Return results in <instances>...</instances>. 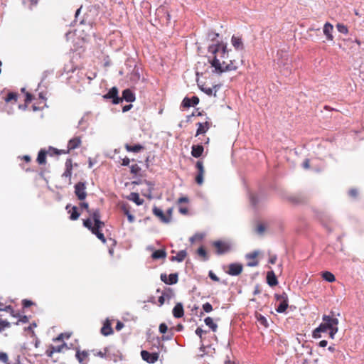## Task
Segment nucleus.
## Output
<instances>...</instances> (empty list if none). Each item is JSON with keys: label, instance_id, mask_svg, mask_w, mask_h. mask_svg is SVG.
Segmentation results:
<instances>
[{"label": "nucleus", "instance_id": "f257e3e1", "mask_svg": "<svg viewBox=\"0 0 364 364\" xmlns=\"http://www.w3.org/2000/svg\"><path fill=\"white\" fill-rule=\"evenodd\" d=\"M210 53L213 55L211 60H209L211 66L214 68L213 73L222 74L225 72L236 70L237 65L235 60H230L229 63L226 61L228 59V50L227 45L223 43H217L210 45L208 48Z\"/></svg>", "mask_w": 364, "mask_h": 364}, {"label": "nucleus", "instance_id": "f03ea898", "mask_svg": "<svg viewBox=\"0 0 364 364\" xmlns=\"http://www.w3.org/2000/svg\"><path fill=\"white\" fill-rule=\"evenodd\" d=\"M333 318L330 316H328L326 314L323 315V316H322L323 322L313 331L312 337L314 338H321V333H326L328 330V328L331 327V321Z\"/></svg>", "mask_w": 364, "mask_h": 364}, {"label": "nucleus", "instance_id": "7ed1b4c3", "mask_svg": "<svg viewBox=\"0 0 364 364\" xmlns=\"http://www.w3.org/2000/svg\"><path fill=\"white\" fill-rule=\"evenodd\" d=\"M83 225L89 229L92 234L95 235L98 239H100L103 243L106 242L105 237L103 233L101 232L100 230L103 226L92 227V220L90 218L84 220Z\"/></svg>", "mask_w": 364, "mask_h": 364}, {"label": "nucleus", "instance_id": "20e7f679", "mask_svg": "<svg viewBox=\"0 0 364 364\" xmlns=\"http://www.w3.org/2000/svg\"><path fill=\"white\" fill-rule=\"evenodd\" d=\"M279 68L280 73L284 76H289L292 71V65L291 62L287 58L284 60H278L277 62Z\"/></svg>", "mask_w": 364, "mask_h": 364}, {"label": "nucleus", "instance_id": "39448f33", "mask_svg": "<svg viewBox=\"0 0 364 364\" xmlns=\"http://www.w3.org/2000/svg\"><path fill=\"white\" fill-rule=\"evenodd\" d=\"M103 97L112 100V102L114 105H117L122 102V99L118 95V89L116 87H112Z\"/></svg>", "mask_w": 364, "mask_h": 364}, {"label": "nucleus", "instance_id": "423d86ee", "mask_svg": "<svg viewBox=\"0 0 364 364\" xmlns=\"http://www.w3.org/2000/svg\"><path fill=\"white\" fill-rule=\"evenodd\" d=\"M85 183L78 182L75 185V193L80 200H83L87 196Z\"/></svg>", "mask_w": 364, "mask_h": 364}, {"label": "nucleus", "instance_id": "0eeeda50", "mask_svg": "<svg viewBox=\"0 0 364 364\" xmlns=\"http://www.w3.org/2000/svg\"><path fill=\"white\" fill-rule=\"evenodd\" d=\"M276 297H277V300L282 299V301H280V303L276 308V311L278 313H284L288 307L287 296L285 294H284V295H282V296L276 295Z\"/></svg>", "mask_w": 364, "mask_h": 364}, {"label": "nucleus", "instance_id": "6e6552de", "mask_svg": "<svg viewBox=\"0 0 364 364\" xmlns=\"http://www.w3.org/2000/svg\"><path fill=\"white\" fill-rule=\"evenodd\" d=\"M156 15L163 23H169L171 16L164 7L158 8L156 11Z\"/></svg>", "mask_w": 364, "mask_h": 364}, {"label": "nucleus", "instance_id": "1a4fd4ad", "mask_svg": "<svg viewBox=\"0 0 364 364\" xmlns=\"http://www.w3.org/2000/svg\"><path fill=\"white\" fill-rule=\"evenodd\" d=\"M141 355L142 359L149 363H154L159 358V353H149L146 350H141Z\"/></svg>", "mask_w": 364, "mask_h": 364}, {"label": "nucleus", "instance_id": "9d476101", "mask_svg": "<svg viewBox=\"0 0 364 364\" xmlns=\"http://www.w3.org/2000/svg\"><path fill=\"white\" fill-rule=\"evenodd\" d=\"M242 271V265L240 263H231L229 264L228 274L231 276H237Z\"/></svg>", "mask_w": 364, "mask_h": 364}, {"label": "nucleus", "instance_id": "9b49d317", "mask_svg": "<svg viewBox=\"0 0 364 364\" xmlns=\"http://www.w3.org/2000/svg\"><path fill=\"white\" fill-rule=\"evenodd\" d=\"M199 87L201 91H203L204 93H205L208 96L213 95L214 97H216L217 92L218 91L219 88L220 87V85H215L213 87H207L205 85H199Z\"/></svg>", "mask_w": 364, "mask_h": 364}, {"label": "nucleus", "instance_id": "f8f14e48", "mask_svg": "<svg viewBox=\"0 0 364 364\" xmlns=\"http://www.w3.org/2000/svg\"><path fill=\"white\" fill-rule=\"evenodd\" d=\"M213 245L217 249V254L218 255L226 253L230 249V247L228 243L221 241H215L213 243Z\"/></svg>", "mask_w": 364, "mask_h": 364}, {"label": "nucleus", "instance_id": "ddd939ff", "mask_svg": "<svg viewBox=\"0 0 364 364\" xmlns=\"http://www.w3.org/2000/svg\"><path fill=\"white\" fill-rule=\"evenodd\" d=\"M199 103V98L197 96H193L191 98L186 97L181 103V105L185 108H188L191 106H195Z\"/></svg>", "mask_w": 364, "mask_h": 364}, {"label": "nucleus", "instance_id": "4468645a", "mask_svg": "<svg viewBox=\"0 0 364 364\" xmlns=\"http://www.w3.org/2000/svg\"><path fill=\"white\" fill-rule=\"evenodd\" d=\"M89 213L90 214L95 223L92 227L105 226V223L100 220V213L98 209L93 210L92 213Z\"/></svg>", "mask_w": 364, "mask_h": 364}, {"label": "nucleus", "instance_id": "2eb2a0df", "mask_svg": "<svg viewBox=\"0 0 364 364\" xmlns=\"http://www.w3.org/2000/svg\"><path fill=\"white\" fill-rule=\"evenodd\" d=\"M153 213L158 217L163 223H168L170 222V216H166L163 210L156 206L153 208Z\"/></svg>", "mask_w": 364, "mask_h": 364}, {"label": "nucleus", "instance_id": "dca6fc26", "mask_svg": "<svg viewBox=\"0 0 364 364\" xmlns=\"http://www.w3.org/2000/svg\"><path fill=\"white\" fill-rule=\"evenodd\" d=\"M331 327L328 328L329 330V337L331 339H333L335 338V335L338 331V319L337 318H333L331 321Z\"/></svg>", "mask_w": 364, "mask_h": 364}, {"label": "nucleus", "instance_id": "f3484780", "mask_svg": "<svg viewBox=\"0 0 364 364\" xmlns=\"http://www.w3.org/2000/svg\"><path fill=\"white\" fill-rule=\"evenodd\" d=\"M333 31V26L331 23L326 22L323 28V34L326 36L328 41H333V36L332 32Z\"/></svg>", "mask_w": 364, "mask_h": 364}, {"label": "nucleus", "instance_id": "a211bd4d", "mask_svg": "<svg viewBox=\"0 0 364 364\" xmlns=\"http://www.w3.org/2000/svg\"><path fill=\"white\" fill-rule=\"evenodd\" d=\"M88 355H89L88 352L85 351V350H83V351L77 350L76 355H75L76 358L77 359L78 362L80 364H87V363Z\"/></svg>", "mask_w": 364, "mask_h": 364}, {"label": "nucleus", "instance_id": "6ab92c4d", "mask_svg": "<svg viewBox=\"0 0 364 364\" xmlns=\"http://www.w3.org/2000/svg\"><path fill=\"white\" fill-rule=\"evenodd\" d=\"M196 125L198 126V129L196 136L205 134L210 127V123L208 122H205V123L198 122Z\"/></svg>", "mask_w": 364, "mask_h": 364}, {"label": "nucleus", "instance_id": "aec40b11", "mask_svg": "<svg viewBox=\"0 0 364 364\" xmlns=\"http://www.w3.org/2000/svg\"><path fill=\"white\" fill-rule=\"evenodd\" d=\"M204 148L202 144L193 145L191 147V155L195 158H199L202 156Z\"/></svg>", "mask_w": 364, "mask_h": 364}, {"label": "nucleus", "instance_id": "412c9836", "mask_svg": "<svg viewBox=\"0 0 364 364\" xmlns=\"http://www.w3.org/2000/svg\"><path fill=\"white\" fill-rule=\"evenodd\" d=\"M173 315L175 318H179L183 316L184 311L181 303H178L173 309Z\"/></svg>", "mask_w": 364, "mask_h": 364}, {"label": "nucleus", "instance_id": "4be33fe9", "mask_svg": "<svg viewBox=\"0 0 364 364\" xmlns=\"http://www.w3.org/2000/svg\"><path fill=\"white\" fill-rule=\"evenodd\" d=\"M123 100H125L128 102H132L135 100V95L133 92L129 89H125L122 92V97H121Z\"/></svg>", "mask_w": 364, "mask_h": 364}, {"label": "nucleus", "instance_id": "5701e85b", "mask_svg": "<svg viewBox=\"0 0 364 364\" xmlns=\"http://www.w3.org/2000/svg\"><path fill=\"white\" fill-rule=\"evenodd\" d=\"M80 144H81V139H80V137H79V136L74 137V138L70 139L68 141V151H70V150L77 148L80 145Z\"/></svg>", "mask_w": 364, "mask_h": 364}, {"label": "nucleus", "instance_id": "b1692460", "mask_svg": "<svg viewBox=\"0 0 364 364\" xmlns=\"http://www.w3.org/2000/svg\"><path fill=\"white\" fill-rule=\"evenodd\" d=\"M101 333L105 336L113 333V329L109 320H107L101 328Z\"/></svg>", "mask_w": 364, "mask_h": 364}, {"label": "nucleus", "instance_id": "393cba45", "mask_svg": "<svg viewBox=\"0 0 364 364\" xmlns=\"http://www.w3.org/2000/svg\"><path fill=\"white\" fill-rule=\"evenodd\" d=\"M231 43L236 50H242L244 48L241 38L233 36L231 38Z\"/></svg>", "mask_w": 364, "mask_h": 364}, {"label": "nucleus", "instance_id": "a878e982", "mask_svg": "<svg viewBox=\"0 0 364 364\" xmlns=\"http://www.w3.org/2000/svg\"><path fill=\"white\" fill-rule=\"evenodd\" d=\"M267 282L270 287L276 286L278 284L277 279L273 271L267 272Z\"/></svg>", "mask_w": 364, "mask_h": 364}, {"label": "nucleus", "instance_id": "bb28decb", "mask_svg": "<svg viewBox=\"0 0 364 364\" xmlns=\"http://www.w3.org/2000/svg\"><path fill=\"white\" fill-rule=\"evenodd\" d=\"M186 255H187V252L186 250H181L177 253V255L176 256L171 257V260L181 262L184 260Z\"/></svg>", "mask_w": 364, "mask_h": 364}, {"label": "nucleus", "instance_id": "cd10ccee", "mask_svg": "<svg viewBox=\"0 0 364 364\" xmlns=\"http://www.w3.org/2000/svg\"><path fill=\"white\" fill-rule=\"evenodd\" d=\"M129 200L134 202L137 205H142L144 200L140 198L139 195L137 193H131L128 197Z\"/></svg>", "mask_w": 364, "mask_h": 364}, {"label": "nucleus", "instance_id": "c85d7f7f", "mask_svg": "<svg viewBox=\"0 0 364 364\" xmlns=\"http://www.w3.org/2000/svg\"><path fill=\"white\" fill-rule=\"evenodd\" d=\"M166 256V251L164 250H156L151 255V257L154 259H159L165 258Z\"/></svg>", "mask_w": 364, "mask_h": 364}, {"label": "nucleus", "instance_id": "c756f323", "mask_svg": "<svg viewBox=\"0 0 364 364\" xmlns=\"http://www.w3.org/2000/svg\"><path fill=\"white\" fill-rule=\"evenodd\" d=\"M255 317L257 318V322L259 325L263 326L265 328H267L269 326L268 321L265 316L260 314H256Z\"/></svg>", "mask_w": 364, "mask_h": 364}, {"label": "nucleus", "instance_id": "7c9ffc66", "mask_svg": "<svg viewBox=\"0 0 364 364\" xmlns=\"http://www.w3.org/2000/svg\"><path fill=\"white\" fill-rule=\"evenodd\" d=\"M46 154L47 152L45 150H40L37 156V162L39 164H45L46 162Z\"/></svg>", "mask_w": 364, "mask_h": 364}, {"label": "nucleus", "instance_id": "2f4dec72", "mask_svg": "<svg viewBox=\"0 0 364 364\" xmlns=\"http://www.w3.org/2000/svg\"><path fill=\"white\" fill-rule=\"evenodd\" d=\"M205 323L213 331L215 332L218 329V325L213 322L210 317H207L204 320Z\"/></svg>", "mask_w": 364, "mask_h": 364}, {"label": "nucleus", "instance_id": "473e14b6", "mask_svg": "<svg viewBox=\"0 0 364 364\" xmlns=\"http://www.w3.org/2000/svg\"><path fill=\"white\" fill-rule=\"evenodd\" d=\"M97 355L106 359H112L111 356V347L105 348V352L99 351L97 353Z\"/></svg>", "mask_w": 364, "mask_h": 364}, {"label": "nucleus", "instance_id": "72a5a7b5", "mask_svg": "<svg viewBox=\"0 0 364 364\" xmlns=\"http://www.w3.org/2000/svg\"><path fill=\"white\" fill-rule=\"evenodd\" d=\"M111 356L112 358V360L114 362H117L118 360H121L122 359V355L119 353V350H117L112 348H111Z\"/></svg>", "mask_w": 364, "mask_h": 364}, {"label": "nucleus", "instance_id": "f704fd0d", "mask_svg": "<svg viewBox=\"0 0 364 364\" xmlns=\"http://www.w3.org/2000/svg\"><path fill=\"white\" fill-rule=\"evenodd\" d=\"M322 277L328 282H333L336 280L335 276L330 272L326 271L323 272Z\"/></svg>", "mask_w": 364, "mask_h": 364}, {"label": "nucleus", "instance_id": "c9c22d12", "mask_svg": "<svg viewBox=\"0 0 364 364\" xmlns=\"http://www.w3.org/2000/svg\"><path fill=\"white\" fill-rule=\"evenodd\" d=\"M142 148H143L142 146H141L140 144H135L134 146H131V145H128V144L126 145V149L128 151L134 152V153L139 152V151H141L142 149Z\"/></svg>", "mask_w": 364, "mask_h": 364}, {"label": "nucleus", "instance_id": "e433bc0d", "mask_svg": "<svg viewBox=\"0 0 364 364\" xmlns=\"http://www.w3.org/2000/svg\"><path fill=\"white\" fill-rule=\"evenodd\" d=\"M17 97H18L17 93L11 92L8 93V95H6V97H5L4 100H5L6 102H9L13 100L14 101V102H16L17 101Z\"/></svg>", "mask_w": 364, "mask_h": 364}, {"label": "nucleus", "instance_id": "4c0bfd02", "mask_svg": "<svg viewBox=\"0 0 364 364\" xmlns=\"http://www.w3.org/2000/svg\"><path fill=\"white\" fill-rule=\"evenodd\" d=\"M168 283L169 285L175 284L178 282V274L173 273L170 274L168 277Z\"/></svg>", "mask_w": 364, "mask_h": 364}, {"label": "nucleus", "instance_id": "58836bf2", "mask_svg": "<svg viewBox=\"0 0 364 364\" xmlns=\"http://www.w3.org/2000/svg\"><path fill=\"white\" fill-rule=\"evenodd\" d=\"M197 253L198 255L203 257V259L204 261H206L208 259V255H207V252L205 250V249L203 247H200L198 249V251H197Z\"/></svg>", "mask_w": 364, "mask_h": 364}, {"label": "nucleus", "instance_id": "ea45409f", "mask_svg": "<svg viewBox=\"0 0 364 364\" xmlns=\"http://www.w3.org/2000/svg\"><path fill=\"white\" fill-rule=\"evenodd\" d=\"M80 216V213L77 211V208L76 206H73L72 208V211L70 215V219L71 220H77Z\"/></svg>", "mask_w": 364, "mask_h": 364}, {"label": "nucleus", "instance_id": "a19ab883", "mask_svg": "<svg viewBox=\"0 0 364 364\" xmlns=\"http://www.w3.org/2000/svg\"><path fill=\"white\" fill-rule=\"evenodd\" d=\"M336 28L337 30L341 33L346 34L348 32V28L343 24L338 23L336 25Z\"/></svg>", "mask_w": 364, "mask_h": 364}, {"label": "nucleus", "instance_id": "79ce46f5", "mask_svg": "<svg viewBox=\"0 0 364 364\" xmlns=\"http://www.w3.org/2000/svg\"><path fill=\"white\" fill-rule=\"evenodd\" d=\"M250 200L252 206L255 207L259 203V198L255 194L250 195Z\"/></svg>", "mask_w": 364, "mask_h": 364}, {"label": "nucleus", "instance_id": "37998d69", "mask_svg": "<svg viewBox=\"0 0 364 364\" xmlns=\"http://www.w3.org/2000/svg\"><path fill=\"white\" fill-rule=\"evenodd\" d=\"M196 167L198 171V173H204V172H205L204 166H203V164L201 161H198L196 162Z\"/></svg>", "mask_w": 364, "mask_h": 364}, {"label": "nucleus", "instance_id": "c03bdc74", "mask_svg": "<svg viewBox=\"0 0 364 364\" xmlns=\"http://www.w3.org/2000/svg\"><path fill=\"white\" fill-rule=\"evenodd\" d=\"M219 36V34L218 33L210 31L208 33V38L211 41H214L215 39Z\"/></svg>", "mask_w": 364, "mask_h": 364}, {"label": "nucleus", "instance_id": "a18cd8bd", "mask_svg": "<svg viewBox=\"0 0 364 364\" xmlns=\"http://www.w3.org/2000/svg\"><path fill=\"white\" fill-rule=\"evenodd\" d=\"M0 361L5 364L8 363L9 358H8V355L6 353H4V352L0 353Z\"/></svg>", "mask_w": 364, "mask_h": 364}, {"label": "nucleus", "instance_id": "49530a36", "mask_svg": "<svg viewBox=\"0 0 364 364\" xmlns=\"http://www.w3.org/2000/svg\"><path fill=\"white\" fill-rule=\"evenodd\" d=\"M10 326V323L6 321H0V332L3 331L6 328Z\"/></svg>", "mask_w": 364, "mask_h": 364}, {"label": "nucleus", "instance_id": "de8ad7c7", "mask_svg": "<svg viewBox=\"0 0 364 364\" xmlns=\"http://www.w3.org/2000/svg\"><path fill=\"white\" fill-rule=\"evenodd\" d=\"M203 309L205 312L209 313L213 310V306L210 303L206 302L203 305Z\"/></svg>", "mask_w": 364, "mask_h": 364}, {"label": "nucleus", "instance_id": "09e8293b", "mask_svg": "<svg viewBox=\"0 0 364 364\" xmlns=\"http://www.w3.org/2000/svg\"><path fill=\"white\" fill-rule=\"evenodd\" d=\"M51 346L53 348V350L55 353V352L60 353L63 350V349L64 348L66 347V344L65 343H63V344L58 346Z\"/></svg>", "mask_w": 364, "mask_h": 364}, {"label": "nucleus", "instance_id": "8fccbe9b", "mask_svg": "<svg viewBox=\"0 0 364 364\" xmlns=\"http://www.w3.org/2000/svg\"><path fill=\"white\" fill-rule=\"evenodd\" d=\"M159 332L164 334L168 331V326L165 323H161L159 328Z\"/></svg>", "mask_w": 364, "mask_h": 364}, {"label": "nucleus", "instance_id": "3c124183", "mask_svg": "<svg viewBox=\"0 0 364 364\" xmlns=\"http://www.w3.org/2000/svg\"><path fill=\"white\" fill-rule=\"evenodd\" d=\"M141 170L140 167L137 164H133L130 167L131 173L136 174Z\"/></svg>", "mask_w": 364, "mask_h": 364}, {"label": "nucleus", "instance_id": "603ef678", "mask_svg": "<svg viewBox=\"0 0 364 364\" xmlns=\"http://www.w3.org/2000/svg\"><path fill=\"white\" fill-rule=\"evenodd\" d=\"M58 153H59V149L53 148L52 146L49 147L48 154L50 156H53L54 155H58Z\"/></svg>", "mask_w": 364, "mask_h": 364}, {"label": "nucleus", "instance_id": "864d4df0", "mask_svg": "<svg viewBox=\"0 0 364 364\" xmlns=\"http://www.w3.org/2000/svg\"><path fill=\"white\" fill-rule=\"evenodd\" d=\"M124 213L126 214V215L127 216V219L129 220V223H134V216L133 215H132L129 211L127 209L124 210Z\"/></svg>", "mask_w": 364, "mask_h": 364}, {"label": "nucleus", "instance_id": "5fc2aeb1", "mask_svg": "<svg viewBox=\"0 0 364 364\" xmlns=\"http://www.w3.org/2000/svg\"><path fill=\"white\" fill-rule=\"evenodd\" d=\"M203 175L204 173H198L196 177V181L198 184L201 185L203 182Z\"/></svg>", "mask_w": 364, "mask_h": 364}, {"label": "nucleus", "instance_id": "6e6d98bb", "mask_svg": "<svg viewBox=\"0 0 364 364\" xmlns=\"http://www.w3.org/2000/svg\"><path fill=\"white\" fill-rule=\"evenodd\" d=\"M265 231V227L263 224H259L257 227V232L258 234H263Z\"/></svg>", "mask_w": 364, "mask_h": 364}, {"label": "nucleus", "instance_id": "4d7b16f0", "mask_svg": "<svg viewBox=\"0 0 364 364\" xmlns=\"http://www.w3.org/2000/svg\"><path fill=\"white\" fill-rule=\"evenodd\" d=\"M258 255V252L257 251H254L251 253H249L246 255V257L247 259H255L257 257V256Z\"/></svg>", "mask_w": 364, "mask_h": 364}, {"label": "nucleus", "instance_id": "13d9d810", "mask_svg": "<svg viewBox=\"0 0 364 364\" xmlns=\"http://www.w3.org/2000/svg\"><path fill=\"white\" fill-rule=\"evenodd\" d=\"M22 304H23V306L24 308H28L33 304V302L28 299H23L22 301Z\"/></svg>", "mask_w": 364, "mask_h": 364}, {"label": "nucleus", "instance_id": "bf43d9fd", "mask_svg": "<svg viewBox=\"0 0 364 364\" xmlns=\"http://www.w3.org/2000/svg\"><path fill=\"white\" fill-rule=\"evenodd\" d=\"M72 170L73 169H65V172L63 173V177H66V178H70L71 177V175H72Z\"/></svg>", "mask_w": 364, "mask_h": 364}, {"label": "nucleus", "instance_id": "052dcab7", "mask_svg": "<svg viewBox=\"0 0 364 364\" xmlns=\"http://www.w3.org/2000/svg\"><path fill=\"white\" fill-rule=\"evenodd\" d=\"M53 348L50 346L48 349L46 350V354L48 357L51 358L53 356V354L54 353Z\"/></svg>", "mask_w": 364, "mask_h": 364}, {"label": "nucleus", "instance_id": "680f3d73", "mask_svg": "<svg viewBox=\"0 0 364 364\" xmlns=\"http://www.w3.org/2000/svg\"><path fill=\"white\" fill-rule=\"evenodd\" d=\"M65 168L67 169H73L72 159H68L65 161Z\"/></svg>", "mask_w": 364, "mask_h": 364}, {"label": "nucleus", "instance_id": "e2e57ef3", "mask_svg": "<svg viewBox=\"0 0 364 364\" xmlns=\"http://www.w3.org/2000/svg\"><path fill=\"white\" fill-rule=\"evenodd\" d=\"M160 278L163 282H164L166 284H168V276L166 275V274H161L160 276Z\"/></svg>", "mask_w": 364, "mask_h": 364}, {"label": "nucleus", "instance_id": "0e129e2a", "mask_svg": "<svg viewBox=\"0 0 364 364\" xmlns=\"http://www.w3.org/2000/svg\"><path fill=\"white\" fill-rule=\"evenodd\" d=\"M209 277L213 281H215V282L219 281V278L211 271H210V272H209Z\"/></svg>", "mask_w": 364, "mask_h": 364}, {"label": "nucleus", "instance_id": "69168bd1", "mask_svg": "<svg viewBox=\"0 0 364 364\" xmlns=\"http://www.w3.org/2000/svg\"><path fill=\"white\" fill-rule=\"evenodd\" d=\"M349 193V196L353 197V198H355L358 195V191L356 189H350L348 192Z\"/></svg>", "mask_w": 364, "mask_h": 364}, {"label": "nucleus", "instance_id": "338daca9", "mask_svg": "<svg viewBox=\"0 0 364 364\" xmlns=\"http://www.w3.org/2000/svg\"><path fill=\"white\" fill-rule=\"evenodd\" d=\"M205 331L200 327L197 328L196 330V334L198 335L200 338H202V334Z\"/></svg>", "mask_w": 364, "mask_h": 364}, {"label": "nucleus", "instance_id": "774afa93", "mask_svg": "<svg viewBox=\"0 0 364 364\" xmlns=\"http://www.w3.org/2000/svg\"><path fill=\"white\" fill-rule=\"evenodd\" d=\"M165 301V294H162L161 296L159 297V303L160 306H162Z\"/></svg>", "mask_w": 364, "mask_h": 364}]
</instances>
